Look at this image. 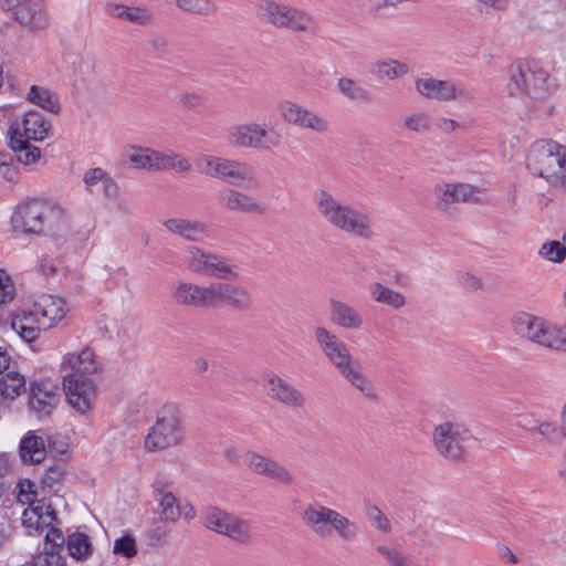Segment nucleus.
Returning <instances> with one entry per match:
<instances>
[{
	"instance_id": "nucleus-19",
	"label": "nucleus",
	"mask_w": 566,
	"mask_h": 566,
	"mask_svg": "<svg viewBox=\"0 0 566 566\" xmlns=\"http://www.w3.org/2000/svg\"><path fill=\"white\" fill-rule=\"evenodd\" d=\"M63 388L70 405L84 415L91 410L96 396V386L92 379L63 376Z\"/></svg>"
},
{
	"instance_id": "nucleus-28",
	"label": "nucleus",
	"mask_w": 566,
	"mask_h": 566,
	"mask_svg": "<svg viewBox=\"0 0 566 566\" xmlns=\"http://www.w3.org/2000/svg\"><path fill=\"white\" fill-rule=\"evenodd\" d=\"M164 227L171 233L191 242H202L208 238L207 226L198 220L171 218L164 222Z\"/></svg>"
},
{
	"instance_id": "nucleus-52",
	"label": "nucleus",
	"mask_w": 566,
	"mask_h": 566,
	"mask_svg": "<svg viewBox=\"0 0 566 566\" xmlns=\"http://www.w3.org/2000/svg\"><path fill=\"white\" fill-rule=\"evenodd\" d=\"M151 148L133 147L132 153L127 154V160L134 168L150 169Z\"/></svg>"
},
{
	"instance_id": "nucleus-4",
	"label": "nucleus",
	"mask_w": 566,
	"mask_h": 566,
	"mask_svg": "<svg viewBox=\"0 0 566 566\" xmlns=\"http://www.w3.org/2000/svg\"><path fill=\"white\" fill-rule=\"evenodd\" d=\"M301 520L306 527L321 537L329 534L328 525L339 539L346 543L356 541L360 533L358 523L318 502L307 504L301 512Z\"/></svg>"
},
{
	"instance_id": "nucleus-39",
	"label": "nucleus",
	"mask_w": 566,
	"mask_h": 566,
	"mask_svg": "<svg viewBox=\"0 0 566 566\" xmlns=\"http://www.w3.org/2000/svg\"><path fill=\"white\" fill-rule=\"evenodd\" d=\"M25 390V379L17 371H9L0 377V396L13 400Z\"/></svg>"
},
{
	"instance_id": "nucleus-30",
	"label": "nucleus",
	"mask_w": 566,
	"mask_h": 566,
	"mask_svg": "<svg viewBox=\"0 0 566 566\" xmlns=\"http://www.w3.org/2000/svg\"><path fill=\"white\" fill-rule=\"evenodd\" d=\"M10 126L19 128L21 138L36 142L43 140L50 129V123L35 111L25 113L21 122H14Z\"/></svg>"
},
{
	"instance_id": "nucleus-25",
	"label": "nucleus",
	"mask_w": 566,
	"mask_h": 566,
	"mask_svg": "<svg viewBox=\"0 0 566 566\" xmlns=\"http://www.w3.org/2000/svg\"><path fill=\"white\" fill-rule=\"evenodd\" d=\"M254 178V168L248 163L223 157L221 158L217 179H221L229 185L240 186L247 182H252Z\"/></svg>"
},
{
	"instance_id": "nucleus-63",
	"label": "nucleus",
	"mask_w": 566,
	"mask_h": 566,
	"mask_svg": "<svg viewBox=\"0 0 566 566\" xmlns=\"http://www.w3.org/2000/svg\"><path fill=\"white\" fill-rule=\"evenodd\" d=\"M265 460L266 457L255 452H248L244 457L245 464L254 473H258V471H260V468L262 467Z\"/></svg>"
},
{
	"instance_id": "nucleus-8",
	"label": "nucleus",
	"mask_w": 566,
	"mask_h": 566,
	"mask_svg": "<svg viewBox=\"0 0 566 566\" xmlns=\"http://www.w3.org/2000/svg\"><path fill=\"white\" fill-rule=\"evenodd\" d=\"M471 438V432L464 424L453 421H444L436 426L432 432V442L436 451L452 462L464 460L467 442Z\"/></svg>"
},
{
	"instance_id": "nucleus-40",
	"label": "nucleus",
	"mask_w": 566,
	"mask_h": 566,
	"mask_svg": "<svg viewBox=\"0 0 566 566\" xmlns=\"http://www.w3.org/2000/svg\"><path fill=\"white\" fill-rule=\"evenodd\" d=\"M566 436V428L558 429L548 421H541L532 428V437L537 438L538 442L545 444H558Z\"/></svg>"
},
{
	"instance_id": "nucleus-6",
	"label": "nucleus",
	"mask_w": 566,
	"mask_h": 566,
	"mask_svg": "<svg viewBox=\"0 0 566 566\" xmlns=\"http://www.w3.org/2000/svg\"><path fill=\"white\" fill-rule=\"evenodd\" d=\"M512 325L517 335L546 348L558 349L566 342L560 328L531 313H516L512 318Z\"/></svg>"
},
{
	"instance_id": "nucleus-56",
	"label": "nucleus",
	"mask_w": 566,
	"mask_h": 566,
	"mask_svg": "<svg viewBox=\"0 0 566 566\" xmlns=\"http://www.w3.org/2000/svg\"><path fill=\"white\" fill-rule=\"evenodd\" d=\"M15 287L9 275L0 270V305L6 304L14 298Z\"/></svg>"
},
{
	"instance_id": "nucleus-46",
	"label": "nucleus",
	"mask_w": 566,
	"mask_h": 566,
	"mask_svg": "<svg viewBox=\"0 0 566 566\" xmlns=\"http://www.w3.org/2000/svg\"><path fill=\"white\" fill-rule=\"evenodd\" d=\"M228 142L238 148L252 149L250 122L232 125L228 130Z\"/></svg>"
},
{
	"instance_id": "nucleus-17",
	"label": "nucleus",
	"mask_w": 566,
	"mask_h": 566,
	"mask_svg": "<svg viewBox=\"0 0 566 566\" xmlns=\"http://www.w3.org/2000/svg\"><path fill=\"white\" fill-rule=\"evenodd\" d=\"M61 400L60 389L50 380L33 381L30 385L29 408L42 419L50 416Z\"/></svg>"
},
{
	"instance_id": "nucleus-23",
	"label": "nucleus",
	"mask_w": 566,
	"mask_h": 566,
	"mask_svg": "<svg viewBox=\"0 0 566 566\" xmlns=\"http://www.w3.org/2000/svg\"><path fill=\"white\" fill-rule=\"evenodd\" d=\"M35 315H40V326L49 329L60 322L66 314V303L60 297L43 294L33 303Z\"/></svg>"
},
{
	"instance_id": "nucleus-12",
	"label": "nucleus",
	"mask_w": 566,
	"mask_h": 566,
	"mask_svg": "<svg viewBox=\"0 0 566 566\" xmlns=\"http://www.w3.org/2000/svg\"><path fill=\"white\" fill-rule=\"evenodd\" d=\"M417 93L428 99L440 102L470 101V92L455 81H444L434 77H420L415 82Z\"/></svg>"
},
{
	"instance_id": "nucleus-58",
	"label": "nucleus",
	"mask_w": 566,
	"mask_h": 566,
	"mask_svg": "<svg viewBox=\"0 0 566 566\" xmlns=\"http://www.w3.org/2000/svg\"><path fill=\"white\" fill-rule=\"evenodd\" d=\"M457 280L468 291H478L482 286L481 280L469 272L459 273Z\"/></svg>"
},
{
	"instance_id": "nucleus-11",
	"label": "nucleus",
	"mask_w": 566,
	"mask_h": 566,
	"mask_svg": "<svg viewBox=\"0 0 566 566\" xmlns=\"http://www.w3.org/2000/svg\"><path fill=\"white\" fill-rule=\"evenodd\" d=\"M263 388L269 399L290 409H304L305 394L273 370L263 375Z\"/></svg>"
},
{
	"instance_id": "nucleus-45",
	"label": "nucleus",
	"mask_w": 566,
	"mask_h": 566,
	"mask_svg": "<svg viewBox=\"0 0 566 566\" xmlns=\"http://www.w3.org/2000/svg\"><path fill=\"white\" fill-rule=\"evenodd\" d=\"M28 98L33 104H36L51 113L56 114L60 111L57 101L53 97L52 93L44 87L32 85L28 94Z\"/></svg>"
},
{
	"instance_id": "nucleus-22",
	"label": "nucleus",
	"mask_w": 566,
	"mask_h": 566,
	"mask_svg": "<svg viewBox=\"0 0 566 566\" xmlns=\"http://www.w3.org/2000/svg\"><path fill=\"white\" fill-rule=\"evenodd\" d=\"M63 368L64 370L70 369L64 376L91 379L90 377L99 369V365L94 352L87 347L78 354H67L63 360Z\"/></svg>"
},
{
	"instance_id": "nucleus-15",
	"label": "nucleus",
	"mask_w": 566,
	"mask_h": 566,
	"mask_svg": "<svg viewBox=\"0 0 566 566\" xmlns=\"http://www.w3.org/2000/svg\"><path fill=\"white\" fill-rule=\"evenodd\" d=\"M226 305L237 312H249L254 306V297L241 284L213 282V308Z\"/></svg>"
},
{
	"instance_id": "nucleus-14",
	"label": "nucleus",
	"mask_w": 566,
	"mask_h": 566,
	"mask_svg": "<svg viewBox=\"0 0 566 566\" xmlns=\"http://www.w3.org/2000/svg\"><path fill=\"white\" fill-rule=\"evenodd\" d=\"M217 205L229 212L261 216L265 206L255 197L237 188L223 186L216 192Z\"/></svg>"
},
{
	"instance_id": "nucleus-37",
	"label": "nucleus",
	"mask_w": 566,
	"mask_h": 566,
	"mask_svg": "<svg viewBox=\"0 0 566 566\" xmlns=\"http://www.w3.org/2000/svg\"><path fill=\"white\" fill-rule=\"evenodd\" d=\"M374 549L386 566H420L398 546L377 544Z\"/></svg>"
},
{
	"instance_id": "nucleus-44",
	"label": "nucleus",
	"mask_w": 566,
	"mask_h": 566,
	"mask_svg": "<svg viewBox=\"0 0 566 566\" xmlns=\"http://www.w3.org/2000/svg\"><path fill=\"white\" fill-rule=\"evenodd\" d=\"M558 148L554 151L553 187L566 190V146L558 144Z\"/></svg>"
},
{
	"instance_id": "nucleus-59",
	"label": "nucleus",
	"mask_w": 566,
	"mask_h": 566,
	"mask_svg": "<svg viewBox=\"0 0 566 566\" xmlns=\"http://www.w3.org/2000/svg\"><path fill=\"white\" fill-rule=\"evenodd\" d=\"M32 513L38 517L36 524L42 521L43 524L49 525L56 518L55 511L51 505H36L32 509Z\"/></svg>"
},
{
	"instance_id": "nucleus-55",
	"label": "nucleus",
	"mask_w": 566,
	"mask_h": 566,
	"mask_svg": "<svg viewBox=\"0 0 566 566\" xmlns=\"http://www.w3.org/2000/svg\"><path fill=\"white\" fill-rule=\"evenodd\" d=\"M539 252L549 261L560 262L565 258L566 248L565 244L559 241H552L543 244Z\"/></svg>"
},
{
	"instance_id": "nucleus-57",
	"label": "nucleus",
	"mask_w": 566,
	"mask_h": 566,
	"mask_svg": "<svg viewBox=\"0 0 566 566\" xmlns=\"http://www.w3.org/2000/svg\"><path fill=\"white\" fill-rule=\"evenodd\" d=\"M453 191L457 195L458 202H476L479 201L475 188L467 184L453 185Z\"/></svg>"
},
{
	"instance_id": "nucleus-27",
	"label": "nucleus",
	"mask_w": 566,
	"mask_h": 566,
	"mask_svg": "<svg viewBox=\"0 0 566 566\" xmlns=\"http://www.w3.org/2000/svg\"><path fill=\"white\" fill-rule=\"evenodd\" d=\"M104 11L109 17L138 25L150 24L155 19L154 12L145 7H130L113 1L105 3Z\"/></svg>"
},
{
	"instance_id": "nucleus-43",
	"label": "nucleus",
	"mask_w": 566,
	"mask_h": 566,
	"mask_svg": "<svg viewBox=\"0 0 566 566\" xmlns=\"http://www.w3.org/2000/svg\"><path fill=\"white\" fill-rule=\"evenodd\" d=\"M401 126L411 133L427 134L431 130V117L426 112L409 113L403 117Z\"/></svg>"
},
{
	"instance_id": "nucleus-2",
	"label": "nucleus",
	"mask_w": 566,
	"mask_h": 566,
	"mask_svg": "<svg viewBox=\"0 0 566 566\" xmlns=\"http://www.w3.org/2000/svg\"><path fill=\"white\" fill-rule=\"evenodd\" d=\"M318 216L332 228L363 240L375 237L370 214L336 198L326 189H318L313 196Z\"/></svg>"
},
{
	"instance_id": "nucleus-5",
	"label": "nucleus",
	"mask_w": 566,
	"mask_h": 566,
	"mask_svg": "<svg viewBox=\"0 0 566 566\" xmlns=\"http://www.w3.org/2000/svg\"><path fill=\"white\" fill-rule=\"evenodd\" d=\"M258 17L277 29L314 35L317 22L306 11L273 0H261L256 6Z\"/></svg>"
},
{
	"instance_id": "nucleus-24",
	"label": "nucleus",
	"mask_w": 566,
	"mask_h": 566,
	"mask_svg": "<svg viewBox=\"0 0 566 566\" xmlns=\"http://www.w3.org/2000/svg\"><path fill=\"white\" fill-rule=\"evenodd\" d=\"M331 321L343 329L358 331L364 325V317L353 305L336 300H329Z\"/></svg>"
},
{
	"instance_id": "nucleus-29",
	"label": "nucleus",
	"mask_w": 566,
	"mask_h": 566,
	"mask_svg": "<svg viewBox=\"0 0 566 566\" xmlns=\"http://www.w3.org/2000/svg\"><path fill=\"white\" fill-rule=\"evenodd\" d=\"M65 537L57 527H51L44 541V556L39 558L40 566H65V558L61 555Z\"/></svg>"
},
{
	"instance_id": "nucleus-7",
	"label": "nucleus",
	"mask_w": 566,
	"mask_h": 566,
	"mask_svg": "<svg viewBox=\"0 0 566 566\" xmlns=\"http://www.w3.org/2000/svg\"><path fill=\"white\" fill-rule=\"evenodd\" d=\"M185 265L196 275L231 280L238 277V266L228 258L207 251L197 245H189L185 251Z\"/></svg>"
},
{
	"instance_id": "nucleus-48",
	"label": "nucleus",
	"mask_w": 566,
	"mask_h": 566,
	"mask_svg": "<svg viewBox=\"0 0 566 566\" xmlns=\"http://www.w3.org/2000/svg\"><path fill=\"white\" fill-rule=\"evenodd\" d=\"M221 158L218 156L201 155L196 159L198 171L210 178H217L220 169Z\"/></svg>"
},
{
	"instance_id": "nucleus-13",
	"label": "nucleus",
	"mask_w": 566,
	"mask_h": 566,
	"mask_svg": "<svg viewBox=\"0 0 566 566\" xmlns=\"http://www.w3.org/2000/svg\"><path fill=\"white\" fill-rule=\"evenodd\" d=\"M545 80L544 72L533 71L527 63L520 61L511 65L507 90L512 96L537 97Z\"/></svg>"
},
{
	"instance_id": "nucleus-34",
	"label": "nucleus",
	"mask_w": 566,
	"mask_h": 566,
	"mask_svg": "<svg viewBox=\"0 0 566 566\" xmlns=\"http://www.w3.org/2000/svg\"><path fill=\"white\" fill-rule=\"evenodd\" d=\"M190 163L176 153H161L154 149L151 150V170L175 169L178 172H187L190 170Z\"/></svg>"
},
{
	"instance_id": "nucleus-21",
	"label": "nucleus",
	"mask_w": 566,
	"mask_h": 566,
	"mask_svg": "<svg viewBox=\"0 0 566 566\" xmlns=\"http://www.w3.org/2000/svg\"><path fill=\"white\" fill-rule=\"evenodd\" d=\"M12 11L14 20L29 31H41L49 27L50 19L42 0H23Z\"/></svg>"
},
{
	"instance_id": "nucleus-36",
	"label": "nucleus",
	"mask_w": 566,
	"mask_h": 566,
	"mask_svg": "<svg viewBox=\"0 0 566 566\" xmlns=\"http://www.w3.org/2000/svg\"><path fill=\"white\" fill-rule=\"evenodd\" d=\"M338 93L348 101L356 103H369L371 101L370 93L364 87L360 81L352 77H339L336 83Z\"/></svg>"
},
{
	"instance_id": "nucleus-61",
	"label": "nucleus",
	"mask_w": 566,
	"mask_h": 566,
	"mask_svg": "<svg viewBox=\"0 0 566 566\" xmlns=\"http://www.w3.org/2000/svg\"><path fill=\"white\" fill-rule=\"evenodd\" d=\"M481 7L494 12H505L511 7V0H474Z\"/></svg>"
},
{
	"instance_id": "nucleus-26",
	"label": "nucleus",
	"mask_w": 566,
	"mask_h": 566,
	"mask_svg": "<svg viewBox=\"0 0 566 566\" xmlns=\"http://www.w3.org/2000/svg\"><path fill=\"white\" fill-rule=\"evenodd\" d=\"M252 149L258 151H272L283 144L282 133L268 124L250 122Z\"/></svg>"
},
{
	"instance_id": "nucleus-49",
	"label": "nucleus",
	"mask_w": 566,
	"mask_h": 566,
	"mask_svg": "<svg viewBox=\"0 0 566 566\" xmlns=\"http://www.w3.org/2000/svg\"><path fill=\"white\" fill-rule=\"evenodd\" d=\"M436 195L438 197L436 207L438 210L447 212L450 209V206L452 203H457V195L453 191V185L451 184H444L442 186H437Z\"/></svg>"
},
{
	"instance_id": "nucleus-60",
	"label": "nucleus",
	"mask_w": 566,
	"mask_h": 566,
	"mask_svg": "<svg viewBox=\"0 0 566 566\" xmlns=\"http://www.w3.org/2000/svg\"><path fill=\"white\" fill-rule=\"evenodd\" d=\"M179 102L187 109H197L203 105L205 98L197 93H184L180 95Z\"/></svg>"
},
{
	"instance_id": "nucleus-33",
	"label": "nucleus",
	"mask_w": 566,
	"mask_h": 566,
	"mask_svg": "<svg viewBox=\"0 0 566 566\" xmlns=\"http://www.w3.org/2000/svg\"><path fill=\"white\" fill-rule=\"evenodd\" d=\"M370 297L376 302L399 311L407 304L406 296L392 290L380 282H374L369 285Z\"/></svg>"
},
{
	"instance_id": "nucleus-18",
	"label": "nucleus",
	"mask_w": 566,
	"mask_h": 566,
	"mask_svg": "<svg viewBox=\"0 0 566 566\" xmlns=\"http://www.w3.org/2000/svg\"><path fill=\"white\" fill-rule=\"evenodd\" d=\"M280 112L285 122L318 134L329 130V122L322 115L307 109L293 102H284L280 105Z\"/></svg>"
},
{
	"instance_id": "nucleus-35",
	"label": "nucleus",
	"mask_w": 566,
	"mask_h": 566,
	"mask_svg": "<svg viewBox=\"0 0 566 566\" xmlns=\"http://www.w3.org/2000/svg\"><path fill=\"white\" fill-rule=\"evenodd\" d=\"M20 455L24 462H41L45 457V443L43 438L29 431L20 442Z\"/></svg>"
},
{
	"instance_id": "nucleus-1",
	"label": "nucleus",
	"mask_w": 566,
	"mask_h": 566,
	"mask_svg": "<svg viewBox=\"0 0 566 566\" xmlns=\"http://www.w3.org/2000/svg\"><path fill=\"white\" fill-rule=\"evenodd\" d=\"M314 338L338 374L365 398L376 401L379 398L374 382L363 371L360 364L353 357L349 347L326 327H316Z\"/></svg>"
},
{
	"instance_id": "nucleus-3",
	"label": "nucleus",
	"mask_w": 566,
	"mask_h": 566,
	"mask_svg": "<svg viewBox=\"0 0 566 566\" xmlns=\"http://www.w3.org/2000/svg\"><path fill=\"white\" fill-rule=\"evenodd\" d=\"M12 226L23 233L59 235L69 230L66 211L50 201L30 199L19 205L12 217Z\"/></svg>"
},
{
	"instance_id": "nucleus-47",
	"label": "nucleus",
	"mask_w": 566,
	"mask_h": 566,
	"mask_svg": "<svg viewBox=\"0 0 566 566\" xmlns=\"http://www.w3.org/2000/svg\"><path fill=\"white\" fill-rule=\"evenodd\" d=\"M175 3L180 10L199 15H211L218 9L211 0H176Z\"/></svg>"
},
{
	"instance_id": "nucleus-38",
	"label": "nucleus",
	"mask_w": 566,
	"mask_h": 566,
	"mask_svg": "<svg viewBox=\"0 0 566 566\" xmlns=\"http://www.w3.org/2000/svg\"><path fill=\"white\" fill-rule=\"evenodd\" d=\"M373 71L379 80L392 81L407 75L410 72V67L406 63L388 59L376 62Z\"/></svg>"
},
{
	"instance_id": "nucleus-32",
	"label": "nucleus",
	"mask_w": 566,
	"mask_h": 566,
	"mask_svg": "<svg viewBox=\"0 0 566 566\" xmlns=\"http://www.w3.org/2000/svg\"><path fill=\"white\" fill-rule=\"evenodd\" d=\"M10 147L17 153L20 163L25 165L34 164L41 155L38 147L30 145V140L21 138L17 126H10L8 130Z\"/></svg>"
},
{
	"instance_id": "nucleus-10",
	"label": "nucleus",
	"mask_w": 566,
	"mask_h": 566,
	"mask_svg": "<svg viewBox=\"0 0 566 566\" xmlns=\"http://www.w3.org/2000/svg\"><path fill=\"white\" fill-rule=\"evenodd\" d=\"M203 525L218 534L232 541L248 545L253 541L251 522L222 511L216 506H208L203 513Z\"/></svg>"
},
{
	"instance_id": "nucleus-50",
	"label": "nucleus",
	"mask_w": 566,
	"mask_h": 566,
	"mask_svg": "<svg viewBox=\"0 0 566 566\" xmlns=\"http://www.w3.org/2000/svg\"><path fill=\"white\" fill-rule=\"evenodd\" d=\"M160 514L165 521L175 522L180 516V509L177 499L170 492L165 493L159 502Z\"/></svg>"
},
{
	"instance_id": "nucleus-54",
	"label": "nucleus",
	"mask_w": 566,
	"mask_h": 566,
	"mask_svg": "<svg viewBox=\"0 0 566 566\" xmlns=\"http://www.w3.org/2000/svg\"><path fill=\"white\" fill-rule=\"evenodd\" d=\"M113 553L126 558L135 557L138 553L135 538L129 534L117 538L114 543Z\"/></svg>"
},
{
	"instance_id": "nucleus-42",
	"label": "nucleus",
	"mask_w": 566,
	"mask_h": 566,
	"mask_svg": "<svg viewBox=\"0 0 566 566\" xmlns=\"http://www.w3.org/2000/svg\"><path fill=\"white\" fill-rule=\"evenodd\" d=\"M256 474L264 475L284 485H291L295 481V476L285 467L270 458H266Z\"/></svg>"
},
{
	"instance_id": "nucleus-16",
	"label": "nucleus",
	"mask_w": 566,
	"mask_h": 566,
	"mask_svg": "<svg viewBox=\"0 0 566 566\" xmlns=\"http://www.w3.org/2000/svg\"><path fill=\"white\" fill-rule=\"evenodd\" d=\"M558 143L552 139L535 142L527 154L526 167L532 175L545 178L553 186L554 151Z\"/></svg>"
},
{
	"instance_id": "nucleus-20",
	"label": "nucleus",
	"mask_w": 566,
	"mask_h": 566,
	"mask_svg": "<svg viewBox=\"0 0 566 566\" xmlns=\"http://www.w3.org/2000/svg\"><path fill=\"white\" fill-rule=\"evenodd\" d=\"M172 297L179 305L193 308H213V282L208 285L179 282Z\"/></svg>"
},
{
	"instance_id": "nucleus-31",
	"label": "nucleus",
	"mask_w": 566,
	"mask_h": 566,
	"mask_svg": "<svg viewBox=\"0 0 566 566\" xmlns=\"http://www.w3.org/2000/svg\"><path fill=\"white\" fill-rule=\"evenodd\" d=\"M11 326L25 342L35 340L40 333L45 331V328L40 326V315H35L34 304L31 310L14 315Z\"/></svg>"
},
{
	"instance_id": "nucleus-41",
	"label": "nucleus",
	"mask_w": 566,
	"mask_h": 566,
	"mask_svg": "<svg viewBox=\"0 0 566 566\" xmlns=\"http://www.w3.org/2000/svg\"><path fill=\"white\" fill-rule=\"evenodd\" d=\"M66 547L69 554L77 560L85 559L93 553L90 537L81 532H75L67 536Z\"/></svg>"
},
{
	"instance_id": "nucleus-64",
	"label": "nucleus",
	"mask_w": 566,
	"mask_h": 566,
	"mask_svg": "<svg viewBox=\"0 0 566 566\" xmlns=\"http://www.w3.org/2000/svg\"><path fill=\"white\" fill-rule=\"evenodd\" d=\"M107 177V174L102 168H93L85 172L84 182L87 186H94L98 181H102Z\"/></svg>"
},
{
	"instance_id": "nucleus-62",
	"label": "nucleus",
	"mask_w": 566,
	"mask_h": 566,
	"mask_svg": "<svg viewBox=\"0 0 566 566\" xmlns=\"http://www.w3.org/2000/svg\"><path fill=\"white\" fill-rule=\"evenodd\" d=\"M149 45L157 55H165L169 52V41L166 36L155 35L149 40Z\"/></svg>"
},
{
	"instance_id": "nucleus-53",
	"label": "nucleus",
	"mask_w": 566,
	"mask_h": 566,
	"mask_svg": "<svg viewBox=\"0 0 566 566\" xmlns=\"http://www.w3.org/2000/svg\"><path fill=\"white\" fill-rule=\"evenodd\" d=\"M366 515L371 523V525L382 532V533H390L391 532V524L390 521L387 518V516L381 512V510L377 505L369 504L366 507Z\"/></svg>"
},
{
	"instance_id": "nucleus-51",
	"label": "nucleus",
	"mask_w": 566,
	"mask_h": 566,
	"mask_svg": "<svg viewBox=\"0 0 566 566\" xmlns=\"http://www.w3.org/2000/svg\"><path fill=\"white\" fill-rule=\"evenodd\" d=\"M66 473V469L63 464H54L50 467L41 479L43 489H48L49 492L54 491L55 486L60 484Z\"/></svg>"
},
{
	"instance_id": "nucleus-9",
	"label": "nucleus",
	"mask_w": 566,
	"mask_h": 566,
	"mask_svg": "<svg viewBox=\"0 0 566 566\" xmlns=\"http://www.w3.org/2000/svg\"><path fill=\"white\" fill-rule=\"evenodd\" d=\"M181 440L180 412L175 405L165 406L147 434L145 446L153 451L164 450L178 446Z\"/></svg>"
}]
</instances>
